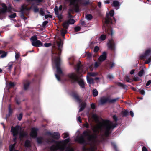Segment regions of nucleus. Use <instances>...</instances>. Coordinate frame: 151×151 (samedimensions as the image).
Segmentation results:
<instances>
[{"label":"nucleus","mask_w":151,"mask_h":151,"mask_svg":"<svg viewBox=\"0 0 151 151\" xmlns=\"http://www.w3.org/2000/svg\"><path fill=\"white\" fill-rule=\"evenodd\" d=\"M117 125L116 123L113 124L109 120H106L97 127L93 129V130L94 132L99 133V129L102 130L103 128L105 130L104 135L107 137H109V135L111 134L112 130L116 127Z\"/></svg>","instance_id":"nucleus-1"},{"label":"nucleus","mask_w":151,"mask_h":151,"mask_svg":"<svg viewBox=\"0 0 151 151\" xmlns=\"http://www.w3.org/2000/svg\"><path fill=\"white\" fill-rule=\"evenodd\" d=\"M112 24V19L110 18L108 14H106V17L105 19V22L102 26V29L105 30V32L112 37L113 35V32L111 27Z\"/></svg>","instance_id":"nucleus-2"},{"label":"nucleus","mask_w":151,"mask_h":151,"mask_svg":"<svg viewBox=\"0 0 151 151\" xmlns=\"http://www.w3.org/2000/svg\"><path fill=\"white\" fill-rule=\"evenodd\" d=\"M70 141V139L68 138L62 141H59L57 142L58 144L56 146L52 145L50 148L52 151H56L59 150L60 151H63L66 146V145Z\"/></svg>","instance_id":"nucleus-3"},{"label":"nucleus","mask_w":151,"mask_h":151,"mask_svg":"<svg viewBox=\"0 0 151 151\" xmlns=\"http://www.w3.org/2000/svg\"><path fill=\"white\" fill-rule=\"evenodd\" d=\"M67 76L70 80L72 83H74L77 82L81 88H85V83L83 80L81 79L79 80L78 76L76 73H71L68 74Z\"/></svg>","instance_id":"nucleus-4"},{"label":"nucleus","mask_w":151,"mask_h":151,"mask_svg":"<svg viewBox=\"0 0 151 151\" xmlns=\"http://www.w3.org/2000/svg\"><path fill=\"white\" fill-rule=\"evenodd\" d=\"M52 60H53L55 64L57 69V74H55V76L56 78L58 80H60V75L63 73V72L60 68V56H55L53 57Z\"/></svg>","instance_id":"nucleus-5"},{"label":"nucleus","mask_w":151,"mask_h":151,"mask_svg":"<svg viewBox=\"0 0 151 151\" xmlns=\"http://www.w3.org/2000/svg\"><path fill=\"white\" fill-rule=\"evenodd\" d=\"M2 8L0 9V19H2L4 17V15L7 12H10L12 11V8L10 6L8 7L4 3H0Z\"/></svg>","instance_id":"nucleus-6"},{"label":"nucleus","mask_w":151,"mask_h":151,"mask_svg":"<svg viewBox=\"0 0 151 151\" xmlns=\"http://www.w3.org/2000/svg\"><path fill=\"white\" fill-rule=\"evenodd\" d=\"M81 0H66V1L69 3L70 6H73L74 9L76 12H79V6L78 3L80 2Z\"/></svg>","instance_id":"nucleus-7"},{"label":"nucleus","mask_w":151,"mask_h":151,"mask_svg":"<svg viewBox=\"0 0 151 151\" xmlns=\"http://www.w3.org/2000/svg\"><path fill=\"white\" fill-rule=\"evenodd\" d=\"M108 49L112 51H114L115 50V43L113 39L109 40L107 44Z\"/></svg>","instance_id":"nucleus-8"},{"label":"nucleus","mask_w":151,"mask_h":151,"mask_svg":"<svg viewBox=\"0 0 151 151\" xmlns=\"http://www.w3.org/2000/svg\"><path fill=\"white\" fill-rule=\"evenodd\" d=\"M29 10V9L27 7V6H25L24 5L22 6L20 9V17L22 19L24 20H25L27 19V17H25L24 15V14L25 13V11H28Z\"/></svg>","instance_id":"nucleus-9"},{"label":"nucleus","mask_w":151,"mask_h":151,"mask_svg":"<svg viewBox=\"0 0 151 151\" xmlns=\"http://www.w3.org/2000/svg\"><path fill=\"white\" fill-rule=\"evenodd\" d=\"M19 129L20 126L18 125H16L14 127L13 126L12 127L11 132L13 137L17 136Z\"/></svg>","instance_id":"nucleus-10"},{"label":"nucleus","mask_w":151,"mask_h":151,"mask_svg":"<svg viewBox=\"0 0 151 151\" xmlns=\"http://www.w3.org/2000/svg\"><path fill=\"white\" fill-rule=\"evenodd\" d=\"M76 141L80 144L85 145L87 144V143L85 138L82 135L77 137L76 139Z\"/></svg>","instance_id":"nucleus-11"},{"label":"nucleus","mask_w":151,"mask_h":151,"mask_svg":"<svg viewBox=\"0 0 151 151\" xmlns=\"http://www.w3.org/2000/svg\"><path fill=\"white\" fill-rule=\"evenodd\" d=\"M23 89L25 91H27L29 88L30 82L28 80H24L23 81Z\"/></svg>","instance_id":"nucleus-12"},{"label":"nucleus","mask_w":151,"mask_h":151,"mask_svg":"<svg viewBox=\"0 0 151 151\" xmlns=\"http://www.w3.org/2000/svg\"><path fill=\"white\" fill-rule=\"evenodd\" d=\"M107 103H109V98L103 97L100 98L98 103L99 105H103Z\"/></svg>","instance_id":"nucleus-13"},{"label":"nucleus","mask_w":151,"mask_h":151,"mask_svg":"<svg viewBox=\"0 0 151 151\" xmlns=\"http://www.w3.org/2000/svg\"><path fill=\"white\" fill-rule=\"evenodd\" d=\"M76 68L77 72L78 73H81V71H82L83 68V65L81 64V63L79 61L77 63V65L75 66V68Z\"/></svg>","instance_id":"nucleus-14"},{"label":"nucleus","mask_w":151,"mask_h":151,"mask_svg":"<svg viewBox=\"0 0 151 151\" xmlns=\"http://www.w3.org/2000/svg\"><path fill=\"white\" fill-rule=\"evenodd\" d=\"M37 129L35 128H32L30 134V136L33 138H36L37 135Z\"/></svg>","instance_id":"nucleus-15"},{"label":"nucleus","mask_w":151,"mask_h":151,"mask_svg":"<svg viewBox=\"0 0 151 151\" xmlns=\"http://www.w3.org/2000/svg\"><path fill=\"white\" fill-rule=\"evenodd\" d=\"M58 45V48L57 52H56L55 54L58 55V56H60L61 54V49L60 48L61 44H62V40L60 39L59 42L57 43Z\"/></svg>","instance_id":"nucleus-16"},{"label":"nucleus","mask_w":151,"mask_h":151,"mask_svg":"<svg viewBox=\"0 0 151 151\" xmlns=\"http://www.w3.org/2000/svg\"><path fill=\"white\" fill-rule=\"evenodd\" d=\"M107 58L106 52H103L102 54L98 58V60L100 62L104 61Z\"/></svg>","instance_id":"nucleus-17"},{"label":"nucleus","mask_w":151,"mask_h":151,"mask_svg":"<svg viewBox=\"0 0 151 151\" xmlns=\"http://www.w3.org/2000/svg\"><path fill=\"white\" fill-rule=\"evenodd\" d=\"M72 96L77 102L79 103H81L82 102V100L80 98L79 95L77 93H72Z\"/></svg>","instance_id":"nucleus-18"},{"label":"nucleus","mask_w":151,"mask_h":151,"mask_svg":"<svg viewBox=\"0 0 151 151\" xmlns=\"http://www.w3.org/2000/svg\"><path fill=\"white\" fill-rule=\"evenodd\" d=\"M27 2H34V4L37 5H40L41 3L44 2V0H26Z\"/></svg>","instance_id":"nucleus-19"},{"label":"nucleus","mask_w":151,"mask_h":151,"mask_svg":"<svg viewBox=\"0 0 151 151\" xmlns=\"http://www.w3.org/2000/svg\"><path fill=\"white\" fill-rule=\"evenodd\" d=\"M32 44L33 46L35 47H39L43 46V43L39 40L34 42H32Z\"/></svg>","instance_id":"nucleus-20"},{"label":"nucleus","mask_w":151,"mask_h":151,"mask_svg":"<svg viewBox=\"0 0 151 151\" xmlns=\"http://www.w3.org/2000/svg\"><path fill=\"white\" fill-rule=\"evenodd\" d=\"M54 10L55 13L56 15L58 16V17L59 19H63V17L61 15H60L58 11V7L57 6H55Z\"/></svg>","instance_id":"nucleus-21"},{"label":"nucleus","mask_w":151,"mask_h":151,"mask_svg":"<svg viewBox=\"0 0 151 151\" xmlns=\"http://www.w3.org/2000/svg\"><path fill=\"white\" fill-rule=\"evenodd\" d=\"M60 137V134L58 132H54L52 134V137L54 139L57 140Z\"/></svg>","instance_id":"nucleus-22"},{"label":"nucleus","mask_w":151,"mask_h":151,"mask_svg":"<svg viewBox=\"0 0 151 151\" xmlns=\"http://www.w3.org/2000/svg\"><path fill=\"white\" fill-rule=\"evenodd\" d=\"M115 66V64L112 62H109L106 65V67L107 69H111Z\"/></svg>","instance_id":"nucleus-23"},{"label":"nucleus","mask_w":151,"mask_h":151,"mask_svg":"<svg viewBox=\"0 0 151 151\" xmlns=\"http://www.w3.org/2000/svg\"><path fill=\"white\" fill-rule=\"evenodd\" d=\"M85 145L83 146L82 147L83 151H95V150L93 147L87 148L86 147Z\"/></svg>","instance_id":"nucleus-24"},{"label":"nucleus","mask_w":151,"mask_h":151,"mask_svg":"<svg viewBox=\"0 0 151 151\" xmlns=\"http://www.w3.org/2000/svg\"><path fill=\"white\" fill-rule=\"evenodd\" d=\"M91 131L89 129L84 131L83 133V137H89L90 135Z\"/></svg>","instance_id":"nucleus-25"},{"label":"nucleus","mask_w":151,"mask_h":151,"mask_svg":"<svg viewBox=\"0 0 151 151\" xmlns=\"http://www.w3.org/2000/svg\"><path fill=\"white\" fill-rule=\"evenodd\" d=\"M119 2L117 0L114 1L112 3V5L114 7L116 8L117 9H119V6H120Z\"/></svg>","instance_id":"nucleus-26"},{"label":"nucleus","mask_w":151,"mask_h":151,"mask_svg":"<svg viewBox=\"0 0 151 151\" xmlns=\"http://www.w3.org/2000/svg\"><path fill=\"white\" fill-rule=\"evenodd\" d=\"M121 113L123 117H127L129 115V112L124 109L122 110Z\"/></svg>","instance_id":"nucleus-27"},{"label":"nucleus","mask_w":151,"mask_h":151,"mask_svg":"<svg viewBox=\"0 0 151 151\" xmlns=\"http://www.w3.org/2000/svg\"><path fill=\"white\" fill-rule=\"evenodd\" d=\"M86 105L85 103H81L80 105V108L79 110V112L82 111L86 107Z\"/></svg>","instance_id":"nucleus-28"},{"label":"nucleus","mask_w":151,"mask_h":151,"mask_svg":"<svg viewBox=\"0 0 151 151\" xmlns=\"http://www.w3.org/2000/svg\"><path fill=\"white\" fill-rule=\"evenodd\" d=\"M25 146L26 147H31V144L30 140L28 139L26 140L24 143Z\"/></svg>","instance_id":"nucleus-29"},{"label":"nucleus","mask_w":151,"mask_h":151,"mask_svg":"<svg viewBox=\"0 0 151 151\" xmlns=\"http://www.w3.org/2000/svg\"><path fill=\"white\" fill-rule=\"evenodd\" d=\"M119 99V98L117 97L115 99H111L109 98V103L110 104H114L118 101Z\"/></svg>","instance_id":"nucleus-30"},{"label":"nucleus","mask_w":151,"mask_h":151,"mask_svg":"<svg viewBox=\"0 0 151 151\" xmlns=\"http://www.w3.org/2000/svg\"><path fill=\"white\" fill-rule=\"evenodd\" d=\"M96 137L93 135L90 134L89 137L87 138V140L89 141H92L93 139H96Z\"/></svg>","instance_id":"nucleus-31"},{"label":"nucleus","mask_w":151,"mask_h":151,"mask_svg":"<svg viewBox=\"0 0 151 151\" xmlns=\"http://www.w3.org/2000/svg\"><path fill=\"white\" fill-rule=\"evenodd\" d=\"M13 66V62H9L7 66V68L8 70L10 72L11 71V70Z\"/></svg>","instance_id":"nucleus-32"},{"label":"nucleus","mask_w":151,"mask_h":151,"mask_svg":"<svg viewBox=\"0 0 151 151\" xmlns=\"http://www.w3.org/2000/svg\"><path fill=\"white\" fill-rule=\"evenodd\" d=\"M0 54L1 55L0 57L3 58L6 56L7 52L3 51L0 50Z\"/></svg>","instance_id":"nucleus-33"},{"label":"nucleus","mask_w":151,"mask_h":151,"mask_svg":"<svg viewBox=\"0 0 151 151\" xmlns=\"http://www.w3.org/2000/svg\"><path fill=\"white\" fill-rule=\"evenodd\" d=\"M69 24L67 21H65L63 24V27L65 29H67L69 27Z\"/></svg>","instance_id":"nucleus-34"},{"label":"nucleus","mask_w":151,"mask_h":151,"mask_svg":"<svg viewBox=\"0 0 151 151\" xmlns=\"http://www.w3.org/2000/svg\"><path fill=\"white\" fill-rule=\"evenodd\" d=\"M27 134L24 132H20L19 134V137L20 138H22L26 136Z\"/></svg>","instance_id":"nucleus-35"},{"label":"nucleus","mask_w":151,"mask_h":151,"mask_svg":"<svg viewBox=\"0 0 151 151\" xmlns=\"http://www.w3.org/2000/svg\"><path fill=\"white\" fill-rule=\"evenodd\" d=\"M145 73L144 70L143 68H142L141 70L138 72V74L139 76L141 77Z\"/></svg>","instance_id":"nucleus-36"},{"label":"nucleus","mask_w":151,"mask_h":151,"mask_svg":"<svg viewBox=\"0 0 151 151\" xmlns=\"http://www.w3.org/2000/svg\"><path fill=\"white\" fill-rule=\"evenodd\" d=\"M92 94L93 96L96 97L98 95V92L96 89H94L92 91Z\"/></svg>","instance_id":"nucleus-37"},{"label":"nucleus","mask_w":151,"mask_h":151,"mask_svg":"<svg viewBox=\"0 0 151 151\" xmlns=\"http://www.w3.org/2000/svg\"><path fill=\"white\" fill-rule=\"evenodd\" d=\"M117 85L121 87L124 88H126L127 87V86L126 85L124 84L121 82L117 83Z\"/></svg>","instance_id":"nucleus-38"},{"label":"nucleus","mask_w":151,"mask_h":151,"mask_svg":"<svg viewBox=\"0 0 151 151\" xmlns=\"http://www.w3.org/2000/svg\"><path fill=\"white\" fill-rule=\"evenodd\" d=\"M69 24H73L75 22V21L73 19H70L68 20L67 21Z\"/></svg>","instance_id":"nucleus-39"},{"label":"nucleus","mask_w":151,"mask_h":151,"mask_svg":"<svg viewBox=\"0 0 151 151\" xmlns=\"http://www.w3.org/2000/svg\"><path fill=\"white\" fill-rule=\"evenodd\" d=\"M15 146V144L11 145L9 146V151H13L14 150Z\"/></svg>","instance_id":"nucleus-40"},{"label":"nucleus","mask_w":151,"mask_h":151,"mask_svg":"<svg viewBox=\"0 0 151 151\" xmlns=\"http://www.w3.org/2000/svg\"><path fill=\"white\" fill-rule=\"evenodd\" d=\"M37 141L38 144H42L43 142V138L42 137H38L37 139Z\"/></svg>","instance_id":"nucleus-41"},{"label":"nucleus","mask_w":151,"mask_h":151,"mask_svg":"<svg viewBox=\"0 0 151 151\" xmlns=\"http://www.w3.org/2000/svg\"><path fill=\"white\" fill-rule=\"evenodd\" d=\"M39 13L42 16H44L45 15V13L44 9L42 8H40V9Z\"/></svg>","instance_id":"nucleus-42"},{"label":"nucleus","mask_w":151,"mask_h":151,"mask_svg":"<svg viewBox=\"0 0 151 151\" xmlns=\"http://www.w3.org/2000/svg\"><path fill=\"white\" fill-rule=\"evenodd\" d=\"M87 81L88 83L90 84H93L94 83V80L92 78H87Z\"/></svg>","instance_id":"nucleus-43"},{"label":"nucleus","mask_w":151,"mask_h":151,"mask_svg":"<svg viewBox=\"0 0 151 151\" xmlns=\"http://www.w3.org/2000/svg\"><path fill=\"white\" fill-rule=\"evenodd\" d=\"M12 114V109L11 108V105H9V113L8 116H9Z\"/></svg>","instance_id":"nucleus-44"},{"label":"nucleus","mask_w":151,"mask_h":151,"mask_svg":"<svg viewBox=\"0 0 151 151\" xmlns=\"http://www.w3.org/2000/svg\"><path fill=\"white\" fill-rule=\"evenodd\" d=\"M31 40H32V42H34L37 40V37L36 35L33 36L31 37Z\"/></svg>","instance_id":"nucleus-45"},{"label":"nucleus","mask_w":151,"mask_h":151,"mask_svg":"<svg viewBox=\"0 0 151 151\" xmlns=\"http://www.w3.org/2000/svg\"><path fill=\"white\" fill-rule=\"evenodd\" d=\"M47 141L48 142H50V143H56V145H55V146H56L58 144V143L56 142H58V141H55V140H54L53 139H50V140L48 139L47 140Z\"/></svg>","instance_id":"nucleus-46"},{"label":"nucleus","mask_w":151,"mask_h":151,"mask_svg":"<svg viewBox=\"0 0 151 151\" xmlns=\"http://www.w3.org/2000/svg\"><path fill=\"white\" fill-rule=\"evenodd\" d=\"M86 17L87 20H90L92 19L93 16L91 14H88L86 16Z\"/></svg>","instance_id":"nucleus-47"},{"label":"nucleus","mask_w":151,"mask_h":151,"mask_svg":"<svg viewBox=\"0 0 151 151\" xmlns=\"http://www.w3.org/2000/svg\"><path fill=\"white\" fill-rule=\"evenodd\" d=\"M16 116L17 117V119L19 121H21L22 118L23 116V114L22 113L19 114V115H17Z\"/></svg>","instance_id":"nucleus-48"},{"label":"nucleus","mask_w":151,"mask_h":151,"mask_svg":"<svg viewBox=\"0 0 151 151\" xmlns=\"http://www.w3.org/2000/svg\"><path fill=\"white\" fill-rule=\"evenodd\" d=\"M151 52V50L150 49H148L145 51V55H146L147 57L150 55Z\"/></svg>","instance_id":"nucleus-49"},{"label":"nucleus","mask_w":151,"mask_h":151,"mask_svg":"<svg viewBox=\"0 0 151 151\" xmlns=\"http://www.w3.org/2000/svg\"><path fill=\"white\" fill-rule=\"evenodd\" d=\"M67 33V31L63 29H62L61 30V34L63 36H65V34Z\"/></svg>","instance_id":"nucleus-50"},{"label":"nucleus","mask_w":151,"mask_h":151,"mask_svg":"<svg viewBox=\"0 0 151 151\" xmlns=\"http://www.w3.org/2000/svg\"><path fill=\"white\" fill-rule=\"evenodd\" d=\"M144 145H145L143 144L142 143V144L141 146H142V151H148V150L146 147L144 146Z\"/></svg>","instance_id":"nucleus-51"},{"label":"nucleus","mask_w":151,"mask_h":151,"mask_svg":"<svg viewBox=\"0 0 151 151\" xmlns=\"http://www.w3.org/2000/svg\"><path fill=\"white\" fill-rule=\"evenodd\" d=\"M106 37V35H105L103 34L100 36L99 38V39L101 40L102 41H104L105 40Z\"/></svg>","instance_id":"nucleus-52"},{"label":"nucleus","mask_w":151,"mask_h":151,"mask_svg":"<svg viewBox=\"0 0 151 151\" xmlns=\"http://www.w3.org/2000/svg\"><path fill=\"white\" fill-rule=\"evenodd\" d=\"M92 118L95 120H97L98 119V116L96 114H94L92 115Z\"/></svg>","instance_id":"nucleus-53"},{"label":"nucleus","mask_w":151,"mask_h":151,"mask_svg":"<svg viewBox=\"0 0 151 151\" xmlns=\"http://www.w3.org/2000/svg\"><path fill=\"white\" fill-rule=\"evenodd\" d=\"M138 92L142 95H144L145 93V91L144 90L139 89Z\"/></svg>","instance_id":"nucleus-54"},{"label":"nucleus","mask_w":151,"mask_h":151,"mask_svg":"<svg viewBox=\"0 0 151 151\" xmlns=\"http://www.w3.org/2000/svg\"><path fill=\"white\" fill-rule=\"evenodd\" d=\"M124 80L128 82H130V79L127 76H126L124 78Z\"/></svg>","instance_id":"nucleus-55"},{"label":"nucleus","mask_w":151,"mask_h":151,"mask_svg":"<svg viewBox=\"0 0 151 151\" xmlns=\"http://www.w3.org/2000/svg\"><path fill=\"white\" fill-rule=\"evenodd\" d=\"M16 72H17V75H19L20 73H21V68L19 67V68H17V67H16Z\"/></svg>","instance_id":"nucleus-56"},{"label":"nucleus","mask_w":151,"mask_h":151,"mask_svg":"<svg viewBox=\"0 0 151 151\" xmlns=\"http://www.w3.org/2000/svg\"><path fill=\"white\" fill-rule=\"evenodd\" d=\"M63 138L65 139L66 138L68 137L69 136V134L67 132L66 133H64L63 134Z\"/></svg>","instance_id":"nucleus-57"},{"label":"nucleus","mask_w":151,"mask_h":151,"mask_svg":"<svg viewBox=\"0 0 151 151\" xmlns=\"http://www.w3.org/2000/svg\"><path fill=\"white\" fill-rule=\"evenodd\" d=\"M48 21H44L43 23H42V26L43 27H45L46 25H47V24L48 23Z\"/></svg>","instance_id":"nucleus-58"},{"label":"nucleus","mask_w":151,"mask_h":151,"mask_svg":"<svg viewBox=\"0 0 151 151\" xmlns=\"http://www.w3.org/2000/svg\"><path fill=\"white\" fill-rule=\"evenodd\" d=\"M34 11L35 13L38 12L39 11V9L36 6H35L34 7Z\"/></svg>","instance_id":"nucleus-59"},{"label":"nucleus","mask_w":151,"mask_h":151,"mask_svg":"<svg viewBox=\"0 0 151 151\" xmlns=\"http://www.w3.org/2000/svg\"><path fill=\"white\" fill-rule=\"evenodd\" d=\"M109 13L110 16L111 17H113L114 16V10H111L109 11Z\"/></svg>","instance_id":"nucleus-60"},{"label":"nucleus","mask_w":151,"mask_h":151,"mask_svg":"<svg viewBox=\"0 0 151 151\" xmlns=\"http://www.w3.org/2000/svg\"><path fill=\"white\" fill-rule=\"evenodd\" d=\"M16 15V13H14L12 14H11L9 16V17L11 18H14L15 17Z\"/></svg>","instance_id":"nucleus-61"},{"label":"nucleus","mask_w":151,"mask_h":151,"mask_svg":"<svg viewBox=\"0 0 151 151\" xmlns=\"http://www.w3.org/2000/svg\"><path fill=\"white\" fill-rule=\"evenodd\" d=\"M81 28L79 26L76 27L74 29L76 32H78L80 30Z\"/></svg>","instance_id":"nucleus-62"},{"label":"nucleus","mask_w":151,"mask_h":151,"mask_svg":"<svg viewBox=\"0 0 151 151\" xmlns=\"http://www.w3.org/2000/svg\"><path fill=\"white\" fill-rule=\"evenodd\" d=\"M44 45L46 47H47L51 46V44L50 43H45L44 44Z\"/></svg>","instance_id":"nucleus-63"},{"label":"nucleus","mask_w":151,"mask_h":151,"mask_svg":"<svg viewBox=\"0 0 151 151\" xmlns=\"http://www.w3.org/2000/svg\"><path fill=\"white\" fill-rule=\"evenodd\" d=\"M83 126L86 128L88 129L89 128V124L88 123L86 122L83 125Z\"/></svg>","instance_id":"nucleus-64"}]
</instances>
